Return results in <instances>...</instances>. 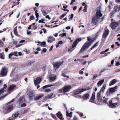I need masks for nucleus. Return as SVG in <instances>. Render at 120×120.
Instances as JSON below:
<instances>
[{
	"instance_id": "obj_1",
	"label": "nucleus",
	"mask_w": 120,
	"mask_h": 120,
	"mask_svg": "<svg viewBox=\"0 0 120 120\" xmlns=\"http://www.w3.org/2000/svg\"><path fill=\"white\" fill-rule=\"evenodd\" d=\"M14 101V99H13L6 104L5 109H3V113L4 114H6L11 112L12 110L13 105L12 102Z\"/></svg>"
},
{
	"instance_id": "obj_2",
	"label": "nucleus",
	"mask_w": 120,
	"mask_h": 120,
	"mask_svg": "<svg viewBox=\"0 0 120 120\" xmlns=\"http://www.w3.org/2000/svg\"><path fill=\"white\" fill-rule=\"evenodd\" d=\"M102 15L100 10H98L96 12L95 16L93 18L92 22L94 24H96L98 22V19Z\"/></svg>"
},
{
	"instance_id": "obj_3",
	"label": "nucleus",
	"mask_w": 120,
	"mask_h": 120,
	"mask_svg": "<svg viewBox=\"0 0 120 120\" xmlns=\"http://www.w3.org/2000/svg\"><path fill=\"white\" fill-rule=\"evenodd\" d=\"M71 88V86L66 85L61 89L57 90V92L60 93L63 92L65 94H66L69 92Z\"/></svg>"
},
{
	"instance_id": "obj_4",
	"label": "nucleus",
	"mask_w": 120,
	"mask_h": 120,
	"mask_svg": "<svg viewBox=\"0 0 120 120\" xmlns=\"http://www.w3.org/2000/svg\"><path fill=\"white\" fill-rule=\"evenodd\" d=\"M10 75L11 77H13L14 78L11 79V81L13 82H16L17 80L19 79L20 76L21 75H19L17 74V73L15 72V70L14 69L12 70L11 73Z\"/></svg>"
},
{
	"instance_id": "obj_5",
	"label": "nucleus",
	"mask_w": 120,
	"mask_h": 120,
	"mask_svg": "<svg viewBox=\"0 0 120 120\" xmlns=\"http://www.w3.org/2000/svg\"><path fill=\"white\" fill-rule=\"evenodd\" d=\"M91 42H86L80 50L79 51L80 53L82 52L85 50L87 49L88 48L93 42V41L92 40V39L91 40Z\"/></svg>"
},
{
	"instance_id": "obj_6",
	"label": "nucleus",
	"mask_w": 120,
	"mask_h": 120,
	"mask_svg": "<svg viewBox=\"0 0 120 120\" xmlns=\"http://www.w3.org/2000/svg\"><path fill=\"white\" fill-rule=\"evenodd\" d=\"M116 98L112 99L109 101L108 105L110 108H116L118 105V102H115Z\"/></svg>"
},
{
	"instance_id": "obj_7",
	"label": "nucleus",
	"mask_w": 120,
	"mask_h": 120,
	"mask_svg": "<svg viewBox=\"0 0 120 120\" xmlns=\"http://www.w3.org/2000/svg\"><path fill=\"white\" fill-rule=\"evenodd\" d=\"M81 40V38L77 39L73 42L72 48L70 49H68V51L69 52L70 51V52H71L75 49L78 42Z\"/></svg>"
},
{
	"instance_id": "obj_8",
	"label": "nucleus",
	"mask_w": 120,
	"mask_h": 120,
	"mask_svg": "<svg viewBox=\"0 0 120 120\" xmlns=\"http://www.w3.org/2000/svg\"><path fill=\"white\" fill-rule=\"evenodd\" d=\"M4 88H3L2 89L0 90V95L2 94H4V93L6 92V91L5 90V89L6 87V84H4ZM7 91L6 93H5V95L1 96L0 97V100H2L7 95Z\"/></svg>"
},
{
	"instance_id": "obj_9",
	"label": "nucleus",
	"mask_w": 120,
	"mask_h": 120,
	"mask_svg": "<svg viewBox=\"0 0 120 120\" xmlns=\"http://www.w3.org/2000/svg\"><path fill=\"white\" fill-rule=\"evenodd\" d=\"M90 89V88L89 87H87L85 88H84L76 90H75L74 93L75 94H77L84 91Z\"/></svg>"
},
{
	"instance_id": "obj_10",
	"label": "nucleus",
	"mask_w": 120,
	"mask_h": 120,
	"mask_svg": "<svg viewBox=\"0 0 120 120\" xmlns=\"http://www.w3.org/2000/svg\"><path fill=\"white\" fill-rule=\"evenodd\" d=\"M8 71V69L6 68H3L0 71V76H4L6 75L7 72Z\"/></svg>"
},
{
	"instance_id": "obj_11",
	"label": "nucleus",
	"mask_w": 120,
	"mask_h": 120,
	"mask_svg": "<svg viewBox=\"0 0 120 120\" xmlns=\"http://www.w3.org/2000/svg\"><path fill=\"white\" fill-rule=\"evenodd\" d=\"M48 77L50 79V81L51 82H52L55 81L56 79V76L54 74L49 73Z\"/></svg>"
},
{
	"instance_id": "obj_12",
	"label": "nucleus",
	"mask_w": 120,
	"mask_h": 120,
	"mask_svg": "<svg viewBox=\"0 0 120 120\" xmlns=\"http://www.w3.org/2000/svg\"><path fill=\"white\" fill-rule=\"evenodd\" d=\"M63 63L64 62L63 61L57 62L53 63V65L55 68L58 69L59 68L60 66L63 64Z\"/></svg>"
},
{
	"instance_id": "obj_13",
	"label": "nucleus",
	"mask_w": 120,
	"mask_h": 120,
	"mask_svg": "<svg viewBox=\"0 0 120 120\" xmlns=\"http://www.w3.org/2000/svg\"><path fill=\"white\" fill-rule=\"evenodd\" d=\"M16 87V86L14 85H11L9 87L8 90L7 91V94H10L11 91L14 90L15 88Z\"/></svg>"
},
{
	"instance_id": "obj_14",
	"label": "nucleus",
	"mask_w": 120,
	"mask_h": 120,
	"mask_svg": "<svg viewBox=\"0 0 120 120\" xmlns=\"http://www.w3.org/2000/svg\"><path fill=\"white\" fill-rule=\"evenodd\" d=\"M19 115L18 112H17L15 114H13L12 115V117L8 118V120H14Z\"/></svg>"
},
{
	"instance_id": "obj_15",
	"label": "nucleus",
	"mask_w": 120,
	"mask_h": 120,
	"mask_svg": "<svg viewBox=\"0 0 120 120\" xmlns=\"http://www.w3.org/2000/svg\"><path fill=\"white\" fill-rule=\"evenodd\" d=\"M118 24V22H113L111 23L110 26L112 29H114L117 26Z\"/></svg>"
},
{
	"instance_id": "obj_16",
	"label": "nucleus",
	"mask_w": 120,
	"mask_h": 120,
	"mask_svg": "<svg viewBox=\"0 0 120 120\" xmlns=\"http://www.w3.org/2000/svg\"><path fill=\"white\" fill-rule=\"evenodd\" d=\"M48 40L47 41L49 43H51L53 41H55V38L53 37V36H50L48 38Z\"/></svg>"
},
{
	"instance_id": "obj_17",
	"label": "nucleus",
	"mask_w": 120,
	"mask_h": 120,
	"mask_svg": "<svg viewBox=\"0 0 120 120\" xmlns=\"http://www.w3.org/2000/svg\"><path fill=\"white\" fill-rule=\"evenodd\" d=\"M26 102V101L25 100L24 97L22 96L19 98L18 103L19 104H20Z\"/></svg>"
},
{
	"instance_id": "obj_18",
	"label": "nucleus",
	"mask_w": 120,
	"mask_h": 120,
	"mask_svg": "<svg viewBox=\"0 0 120 120\" xmlns=\"http://www.w3.org/2000/svg\"><path fill=\"white\" fill-rule=\"evenodd\" d=\"M118 87L117 86H116L112 88H111L109 89V92L110 93L112 94L114 92L116 91Z\"/></svg>"
},
{
	"instance_id": "obj_19",
	"label": "nucleus",
	"mask_w": 120,
	"mask_h": 120,
	"mask_svg": "<svg viewBox=\"0 0 120 120\" xmlns=\"http://www.w3.org/2000/svg\"><path fill=\"white\" fill-rule=\"evenodd\" d=\"M33 93L32 92H29L28 93L27 95L29 97V100H32L33 99Z\"/></svg>"
},
{
	"instance_id": "obj_20",
	"label": "nucleus",
	"mask_w": 120,
	"mask_h": 120,
	"mask_svg": "<svg viewBox=\"0 0 120 120\" xmlns=\"http://www.w3.org/2000/svg\"><path fill=\"white\" fill-rule=\"evenodd\" d=\"M56 115L57 117L61 120H63V118L62 114L61 112L59 111L56 114Z\"/></svg>"
},
{
	"instance_id": "obj_21",
	"label": "nucleus",
	"mask_w": 120,
	"mask_h": 120,
	"mask_svg": "<svg viewBox=\"0 0 120 120\" xmlns=\"http://www.w3.org/2000/svg\"><path fill=\"white\" fill-rule=\"evenodd\" d=\"M105 30L103 34V37L106 38L107 36L108 35L109 31L108 29H105Z\"/></svg>"
},
{
	"instance_id": "obj_22",
	"label": "nucleus",
	"mask_w": 120,
	"mask_h": 120,
	"mask_svg": "<svg viewBox=\"0 0 120 120\" xmlns=\"http://www.w3.org/2000/svg\"><path fill=\"white\" fill-rule=\"evenodd\" d=\"M101 93L99 92L97 93V99L98 101L100 102L102 101V99L101 96Z\"/></svg>"
},
{
	"instance_id": "obj_23",
	"label": "nucleus",
	"mask_w": 120,
	"mask_h": 120,
	"mask_svg": "<svg viewBox=\"0 0 120 120\" xmlns=\"http://www.w3.org/2000/svg\"><path fill=\"white\" fill-rule=\"evenodd\" d=\"M41 79L39 77L38 78L34 81V84L35 85H37L38 84H39L41 82Z\"/></svg>"
},
{
	"instance_id": "obj_24",
	"label": "nucleus",
	"mask_w": 120,
	"mask_h": 120,
	"mask_svg": "<svg viewBox=\"0 0 120 120\" xmlns=\"http://www.w3.org/2000/svg\"><path fill=\"white\" fill-rule=\"evenodd\" d=\"M95 93L94 92L93 93L91 98H90L91 101H90L91 102H93L95 99Z\"/></svg>"
},
{
	"instance_id": "obj_25",
	"label": "nucleus",
	"mask_w": 120,
	"mask_h": 120,
	"mask_svg": "<svg viewBox=\"0 0 120 120\" xmlns=\"http://www.w3.org/2000/svg\"><path fill=\"white\" fill-rule=\"evenodd\" d=\"M106 86V84H104L103 86L101 88L100 91L99 92L101 93H103L104 90L105 88V87Z\"/></svg>"
},
{
	"instance_id": "obj_26",
	"label": "nucleus",
	"mask_w": 120,
	"mask_h": 120,
	"mask_svg": "<svg viewBox=\"0 0 120 120\" xmlns=\"http://www.w3.org/2000/svg\"><path fill=\"white\" fill-rule=\"evenodd\" d=\"M117 82V80L116 79H114L112 80L109 83V85L111 86L112 85L114 84Z\"/></svg>"
},
{
	"instance_id": "obj_27",
	"label": "nucleus",
	"mask_w": 120,
	"mask_h": 120,
	"mask_svg": "<svg viewBox=\"0 0 120 120\" xmlns=\"http://www.w3.org/2000/svg\"><path fill=\"white\" fill-rule=\"evenodd\" d=\"M90 95L89 94L87 93L84 95L83 96V98L84 100H86L89 98V97Z\"/></svg>"
},
{
	"instance_id": "obj_28",
	"label": "nucleus",
	"mask_w": 120,
	"mask_h": 120,
	"mask_svg": "<svg viewBox=\"0 0 120 120\" xmlns=\"http://www.w3.org/2000/svg\"><path fill=\"white\" fill-rule=\"evenodd\" d=\"M104 79L101 80L99 81L97 83V85L98 86H100L103 84L104 82Z\"/></svg>"
},
{
	"instance_id": "obj_29",
	"label": "nucleus",
	"mask_w": 120,
	"mask_h": 120,
	"mask_svg": "<svg viewBox=\"0 0 120 120\" xmlns=\"http://www.w3.org/2000/svg\"><path fill=\"white\" fill-rule=\"evenodd\" d=\"M44 96V95L43 94H41L38 96L36 97L35 98V100H38L41 98L42 97Z\"/></svg>"
},
{
	"instance_id": "obj_30",
	"label": "nucleus",
	"mask_w": 120,
	"mask_h": 120,
	"mask_svg": "<svg viewBox=\"0 0 120 120\" xmlns=\"http://www.w3.org/2000/svg\"><path fill=\"white\" fill-rule=\"evenodd\" d=\"M72 112H70V113H69L67 111L66 112L67 116H69L70 117H72Z\"/></svg>"
},
{
	"instance_id": "obj_31",
	"label": "nucleus",
	"mask_w": 120,
	"mask_h": 120,
	"mask_svg": "<svg viewBox=\"0 0 120 120\" xmlns=\"http://www.w3.org/2000/svg\"><path fill=\"white\" fill-rule=\"evenodd\" d=\"M98 42H97L90 49L92 50L98 45Z\"/></svg>"
},
{
	"instance_id": "obj_32",
	"label": "nucleus",
	"mask_w": 120,
	"mask_h": 120,
	"mask_svg": "<svg viewBox=\"0 0 120 120\" xmlns=\"http://www.w3.org/2000/svg\"><path fill=\"white\" fill-rule=\"evenodd\" d=\"M53 86V85H45L43 87V89H45L49 87H50L51 86Z\"/></svg>"
},
{
	"instance_id": "obj_33",
	"label": "nucleus",
	"mask_w": 120,
	"mask_h": 120,
	"mask_svg": "<svg viewBox=\"0 0 120 120\" xmlns=\"http://www.w3.org/2000/svg\"><path fill=\"white\" fill-rule=\"evenodd\" d=\"M51 115L52 117L55 120H57V118L56 116L54 114H51Z\"/></svg>"
},
{
	"instance_id": "obj_34",
	"label": "nucleus",
	"mask_w": 120,
	"mask_h": 120,
	"mask_svg": "<svg viewBox=\"0 0 120 120\" xmlns=\"http://www.w3.org/2000/svg\"><path fill=\"white\" fill-rule=\"evenodd\" d=\"M109 50V49H106V50H105V51H103L102 52H100V53L101 54H104L105 53L108 51Z\"/></svg>"
},
{
	"instance_id": "obj_35",
	"label": "nucleus",
	"mask_w": 120,
	"mask_h": 120,
	"mask_svg": "<svg viewBox=\"0 0 120 120\" xmlns=\"http://www.w3.org/2000/svg\"><path fill=\"white\" fill-rule=\"evenodd\" d=\"M53 94V93H51L49 94L48 96V98H51Z\"/></svg>"
},
{
	"instance_id": "obj_36",
	"label": "nucleus",
	"mask_w": 120,
	"mask_h": 120,
	"mask_svg": "<svg viewBox=\"0 0 120 120\" xmlns=\"http://www.w3.org/2000/svg\"><path fill=\"white\" fill-rule=\"evenodd\" d=\"M45 21V20L44 19H42L41 20L39 21V23H44L45 22L44 21Z\"/></svg>"
},
{
	"instance_id": "obj_37",
	"label": "nucleus",
	"mask_w": 120,
	"mask_h": 120,
	"mask_svg": "<svg viewBox=\"0 0 120 120\" xmlns=\"http://www.w3.org/2000/svg\"><path fill=\"white\" fill-rule=\"evenodd\" d=\"M4 54L2 53H0V58L2 59H4Z\"/></svg>"
},
{
	"instance_id": "obj_38",
	"label": "nucleus",
	"mask_w": 120,
	"mask_h": 120,
	"mask_svg": "<svg viewBox=\"0 0 120 120\" xmlns=\"http://www.w3.org/2000/svg\"><path fill=\"white\" fill-rule=\"evenodd\" d=\"M87 5H85V6L84 7V8L83 10V11L84 12H86L87 11L86 10L87 8Z\"/></svg>"
},
{
	"instance_id": "obj_39",
	"label": "nucleus",
	"mask_w": 120,
	"mask_h": 120,
	"mask_svg": "<svg viewBox=\"0 0 120 120\" xmlns=\"http://www.w3.org/2000/svg\"><path fill=\"white\" fill-rule=\"evenodd\" d=\"M42 12L43 14L44 15H45L47 14V13L46 11L45 10H42Z\"/></svg>"
},
{
	"instance_id": "obj_40",
	"label": "nucleus",
	"mask_w": 120,
	"mask_h": 120,
	"mask_svg": "<svg viewBox=\"0 0 120 120\" xmlns=\"http://www.w3.org/2000/svg\"><path fill=\"white\" fill-rule=\"evenodd\" d=\"M26 102L23 103L21 104V106L22 107H25L26 106V105L25 104Z\"/></svg>"
},
{
	"instance_id": "obj_41",
	"label": "nucleus",
	"mask_w": 120,
	"mask_h": 120,
	"mask_svg": "<svg viewBox=\"0 0 120 120\" xmlns=\"http://www.w3.org/2000/svg\"><path fill=\"white\" fill-rule=\"evenodd\" d=\"M14 32L15 34L16 35V34H17V29L16 28H15L14 29Z\"/></svg>"
},
{
	"instance_id": "obj_42",
	"label": "nucleus",
	"mask_w": 120,
	"mask_h": 120,
	"mask_svg": "<svg viewBox=\"0 0 120 120\" xmlns=\"http://www.w3.org/2000/svg\"><path fill=\"white\" fill-rule=\"evenodd\" d=\"M12 53L13 55H14L15 56H17V52H14Z\"/></svg>"
},
{
	"instance_id": "obj_43",
	"label": "nucleus",
	"mask_w": 120,
	"mask_h": 120,
	"mask_svg": "<svg viewBox=\"0 0 120 120\" xmlns=\"http://www.w3.org/2000/svg\"><path fill=\"white\" fill-rule=\"evenodd\" d=\"M62 76L64 77H66L67 78H69V77L68 76H67L64 74H62Z\"/></svg>"
},
{
	"instance_id": "obj_44",
	"label": "nucleus",
	"mask_w": 120,
	"mask_h": 120,
	"mask_svg": "<svg viewBox=\"0 0 120 120\" xmlns=\"http://www.w3.org/2000/svg\"><path fill=\"white\" fill-rule=\"evenodd\" d=\"M30 19L31 20H32L34 19V16L32 15L30 17Z\"/></svg>"
},
{
	"instance_id": "obj_45",
	"label": "nucleus",
	"mask_w": 120,
	"mask_h": 120,
	"mask_svg": "<svg viewBox=\"0 0 120 120\" xmlns=\"http://www.w3.org/2000/svg\"><path fill=\"white\" fill-rule=\"evenodd\" d=\"M102 102L105 104H106L107 103L106 100H103L102 99V102Z\"/></svg>"
},
{
	"instance_id": "obj_46",
	"label": "nucleus",
	"mask_w": 120,
	"mask_h": 120,
	"mask_svg": "<svg viewBox=\"0 0 120 120\" xmlns=\"http://www.w3.org/2000/svg\"><path fill=\"white\" fill-rule=\"evenodd\" d=\"M66 15V14H62L61 15L60 17V19H62L63 18L64 16Z\"/></svg>"
},
{
	"instance_id": "obj_47",
	"label": "nucleus",
	"mask_w": 120,
	"mask_h": 120,
	"mask_svg": "<svg viewBox=\"0 0 120 120\" xmlns=\"http://www.w3.org/2000/svg\"><path fill=\"white\" fill-rule=\"evenodd\" d=\"M91 39H92V40H93V41H94V40H93V39H91L89 37H87V40L88 41H90V42H91Z\"/></svg>"
},
{
	"instance_id": "obj_48",
	"label": "nucleus",
	"mask_w": 120,
	"mask_h": 120,
	"mask_svg": "<svg viewBox=\"0 0 120 120\" xmlns=\"http://www.w3.org/2000/svg\"><path fill=\"white\" fill-rule=\"evenodd\" d=\"M73 16H74V15H73V14H71V16L70 17L69 19L70 20L72 19L73 18Z\"/></svg>"
},
{
	"instance_id": "obj_49",
	"label": "nucleus",
	"mask_w": 120,
	"mask_h": 120,
	"mask_svg": "<svg viewBox=\"0 0 120 120\" xmlns=\"http://www.w3.org/2000/svg\"><path fill=\"white\" fill-rule=\"evenodd\" d=\"M97 77V75H95L93 77L92 79V80H93L96 79Z\"/></svg>"
},
{
	"instance_id": "obj_50",
	"label": "nucleus",
	"mask_w": 120,
	"mask_h": 120,
	"mask_svg": "<svg viewBox=\"0 0 120 120\" xmlns=\"http://www.w3.org/2000/svg\"><path fill=\"white\" fill-rule=\"evenodd\" d=\"M73 120H79V119L77 118L76 116H75L74 117Z\"/></svg>"
},
{
	"instance_id": "obj_51",
	"label": "nucleus",
	"mask_w": 120,
	"mask_h": 120,
	"mask_svg": "<svg viewBox=\"0 0 120 120\" xmlns=\"http://www.w3.org/2000/svg\"><path fill=\"white\" fill-rule=\"evenodd\" d=\"M35 15L36 16V18H38L39 16V14L38 13H35Z\"/></svg>"
},
{
	"instance_id": "obj_52",
	"label": "nucleus",
	"mask_w": 120,
	"mask_h": 120,
	"mask_svg": "<svg viewBox=\"0 0 120 120\" xmlns=\"http://www.w3.org/2000/svg\"><path fill=\"white\" fill-rule=\"evenodd\" d=\"M26 31L27 32V34H30L31 32L30 31H29L28 30H26Z\"/></svg>"
},
{
	"instance_id": "obj_53",
	"label": "nucleus",
	"mask_w": 120,
	"mask_h": 120,
	"mask_svg": "<svg viewBox=\"0 0 120 120\" xmlns=\"http://www.w3.org/2000/svg\"><path fill=\"white\" fill-rule=\"evenodd\" d=\"M79 115L82 117L83 116V114L81 112H79Z\"/></svg>"
},
{
	"instance_id": "obj_54",
	"label": "nucleus",
	"mask_w": 120,
	"mask_h": 120,
	"mask_svg": "<svg viewBox=\"0 0 120 120\" xmlns=\"http://www.w3.org/2000/svg\"><path fill=\"white\" fill-rule=\"evenodd\" d=\"M62 43L63 42L62 41H59L58 43V44H62Z\"/></svg>"
},
{
	"instance_id": "obj_55",
	"label": "nucleus",
	"mask_w": 120,
	"mask_h": 120,
	"mask_svg": "<svg viewBox=\"0 0 120 120\" xmlns=\"http://www.w3.org/2000/svg\"><path fill=\"white\" fill-rule=\"evenodd\" d=\"M66 35V33H64L62 34V37H64Z\"/></svg>"
},
{
	"instance_id": "obj_56",
	"label": "nucleus",
	"mask_w": 120,
	"mask_h": 120,
	"mask_svg": "<svg viewBox=\"0 0 120 120\" xmlns=\"http://www.w3.org/2000/svg\"><path fill=\"white\" fill-rule=\"evenodd\" d=\"M115 12H116L115 11H112L111 13V16H112V15L113 14H114L115 13Z\"/></svg>"
},
{
	"instance_id": "obj_57",
	"label": "nucleus",
	"mask_w": 120,
	"mask_h": 120,
	"mask_svg": "<svg viewBox=\"0 0 120 120\" xmlns=\"http://www.w3.org/2000/svg\"><path fill=\"white\" fill-rule=\"evenodd\" d=\"M110 52H108L107 53H105V56H107L110 53Z\"/></svg>"
},
{
	"instance_id": "obj_58",
	"label": "nucleus",
	"mask_w": 120,
	"mask_h": 120,
	"mask_svg": "<svg viewBox=\"0 0 120 120\" xmlns=\"http://www.w3.org/2000/svg\"><path fill=\"white\" fill-rule=\"evenodd\" d=\"M46 18H48L49 19H51V18L49 17V16L48 15H47L46 16Z\"/></svg>"
},
{
	"instance_id": "obj_59",
	"label": "nucleus",
	"mask_w": 120,
	"mask_h": 120,
	"mask_svg": "<svg viewBox=\"0 0 120 120\" xmlns=\"http://www.w3.org/2000/svg\"><path fill=\"white\" fill-rule=\"evenodd\" d=\"M50 90L49 89H46L45 90V91L46 92H50Z\"/></svg>"
},
{
	"instance_id": "obj_60",
	"label": "nucleus",
	"mask_w": 120,
	"mask_h": 120,
	"mask_svg": "<svg viewBox=\"0 0 120 120\" xmlns=\"http://www.w3.org/2000/svg\"><path fill=\"white\" fill-rule=\"evenodd\" d=\"M105 68H104V69H102L101 70V71L100 72V73H101L102 72H104L105 71Z\"/></svg>"
},
{
	"instance_id": "obj_61",
	"label": "nucleus",
	"mask_w": 120,
	"mask_h": 120,
	"mask_svg": "<svg viewBox=\"0 0 120 120\" xmlns=\"http://www.w3.org/2000/svg\"><path fill=\"white\" fill-rule=\"evenodd\" d=\"M13 43L14 44L16 45L17 43V41H14L13 42Z\"/></svg>"
},
{
	"instance_id": "obj_62",
	"label": "nucleus",
	"mask_w": 120,
	"mask_h": 120,
	"mask_svg": "<svg viewBox=\"0 0 120 120\" xmlns=\"http://www.w3.org/2000/svg\"><path fill=\"white\" fill-rule=\"evenodd\" d=\"M23 51L24 52H26V53H29L27 51L26 49H24L23 50Z\"/></svg>"
},
{
	"instance_id": "obj_63",
	"label": "nucleus",
	"mask_w": 120,
	"mask_h": 120,
	"mask_svg": "<svg viewBox=\"0 0 120 120\" xmlns=\"http://www.w3.org/2000/svg\"><path fill=\"white\" fill-rule=\"evenodd\" d=\"M12 55H12V53L10 54H9V56H8L9 58H11V56Z\"/></svg>"
},
{
	"instance_id": "obj_64",
	"label": "nucleus",
	"mask_w": 120,
	"mask_h": 120,
	"mask_svg": "<svg viewBox=\"0 0 120 120\" xmlns=\"http://www.w3.org/2000/svg\"><path fill=\"white\" fill-rule=\"evenodd\" d=\"M120 65V63L119 62H116V65L118 66Z\"/></svg>"
}]
</instances>
